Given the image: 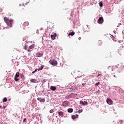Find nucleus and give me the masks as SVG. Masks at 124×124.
Returning <instances> with one entry per match:
<instances>
[{
  "label": "nucleus",
  "mask_w": 124,
  "mask_h": 124,
  "mask_svg": "<svg viewBox=\"0 0 124 124\" xmlns=\"http://www.w3.org/2000/svg\"><path fill=\"white\" fill-rule=\"evenodd\" d=\"M68 112L69 113H72V112H73V109H72V108H68Z\"/></svg>",
  "instance_id": "18"
},
{
  "label": "nucleus",
  "mask_w": 124,
  "mask_h": 124,
  "mask_svg": "<svg viewBox=\"0 0 124 124\" xmlns=\"http://www.w3.org/2000/svg\"><path fill=\"white\" fill-rule=\"evenodd\" d=\"M4 20L8 26H9L10 27H12V23H13V20L9 19V18L6 17H5L4 18Z\"/></svg>",
  "instance_id": "1"
},
{
  "label": "nucleus",
  "mask_w": 124,
  "mask_h": 124,
  "mask_svg": "<svg viewBox=\"0 0 124 124\" xmlns=\"http://www.w3.org/2000/svg\"><path fill=\"white\" fill-rule=\"evenodd\" d=\"M62 106H63L64 107H66L68 106V102L64 101L62 103Z\"/></svg>",
  "instance_id": "9"
},
{
  "label": "nucleus",
  "mask_w": 124,
  "mask_h": 124,
  "mask_svg": "<svg viewBox=\"0 0 124 124\" xmlns=\"http://www.w3.org/2000/svg\"><path fill=\"white\" fill-rule=\"evenodd\" d=\"M123 67H124V65H123Z\"/></svg>",
  "instance_id": "33"
},
{
  "label": "nucleus",
  "mask_w": 124,
  "mask_h": 124,
  "mask_svg": "<svg viewBox=\"0 0 124 124\" xmlns=\"http://www.w3.org/2000/svg\"><path fill=\"white\" fill-rule=\"evenodd\" d=\"M114 77H116V76L114 75Z\"/></svg>",
  "instance_id": "34"
},
{
  "label": "nucleus",
  "mask_w": 124,
  "mask_h": 124,
  "mask_svg": "<svg viewBox=\"0 0 124 124\" xmlns=\"http://www.w3.org/2000/svg\"><path fill=\"white\" fill-rule=\"evenodd\" d=\"M74 34H75V32L72 31V32H69L68 33V36H69L70 35H71V36H73V35H74Z\"/></svg>",
  "instance_id": "12"
},
{
  "label": "nucleus",
  "mask_w": 124,
  "mask_h": 124,
  "mask_svg": "<svg viewBox=\"0 0 124 124\" xmlns=\"http://www.w3.org/2000/svg\"><path fill=\"white\" fill-rule=\"evenodd\" d=\"M107 102L109 104V105H113V101L110 98H108L107 99Z\"/></svg>",
  "instance_id": "4"
},
{
  "label": "nucleus",
  "mask_w": 124,
  "mask_h": 124,
  "mask_svg": "<svg viewBox=\"0 0 124 124\" xmlns=\"http://www.w3.org/2000/svg\"><path fill=\"white\" fill-rule=\"evenodd\" d=\"M103 17H100L98 20V24H102V23H103Z\"/></svg>",
  "instance_id": "5"
},
{
  "label": "nucleus",
  "mask_w": 124,
  "mask_h": 124,
  "mask_svg": "<svg viewBox=\"0 0 124 124\" xmlns=\"http://www.w3.org/2000/svg\"><path fill=\"white\" fill-rule=\"evenodd\" d=\"M80 104H81L82 105H88V102H86V101L84 102L83 101H80Z\"/></svg>",
  "instance_id": "8"
},
{
  "label": "nucleus",
  "mask_w": 124,
  "mask_h": 124,
  "mask_svg": "<svg viewBox=\"0 0 124 124\" xmlns=\"http://www.w3.org/2000/svg\"><path fill=\"white\" fill-rule=\"evenodd\" d=\"M57 36V34L56 33H54V34L51 35V38L52 39L54 40L56 37Z\"/></svg>",
  "instance_id": "13"
},
{
  "label": "nucleus",
  "mask_w": 124,
  "mask_h": 124,
  "mask_svg": "<svg viewBox=\"0 0 124 124\" xmlns=\"http://www.w3.org/2000/svg\"><path fill=\"white\" fill-rule=\"evenodd\" d=\"M28 47V46H27V45H25L24 46V49H25V50H27V47Z\"/></svg>",
  "instance_id": "27"
},
{
  "label": "nucleus",
  "mask_w": 124,
  "mask_h": 124,
  "mask_svg": "<svg viewBox=\"0 0 124 124\" xmlns=\"http://www.w3.org/2000/svg\"><path fill=\"white\" fill-rule=\"evenodd\" d=\"M37 99L40 102H45V99L42 98L41 97H38Z\"/></svg>",
  "instance_id": "7"
},
{
  "label": "nucleus",
  "mask_w": 124,
  "mask_h": 124,
  "mask_svg": "<svg viewBox=\"0 0 124 124\" xmlns=\"http://www.w3.org/2000/svg\"><path fill=\"white\" fill-rule=\"evenodd\" d=\"M50 90H51V91H56V90H57V88L55 86H51Z\"/></svg>",
  "instance_id": "16"
},
{
  "label": "nucleus",
  "mask_w": 124,
  "mask_h": 124,
  "mask_svg": "<svg viewBox=\"0 0 124 124\" xmlns=\"http://www.w3.org/2000/svg\"><path fill=\"white\" fill-rule=\"evenodd\" d=\"M36 71H37V69H36L35 70V71H33V72H32V73L33 74H34L35 72H36Z\"/></svg>",
  "instance_id": "28"
},
{
  "label": "nucleus",
  "mask_w": 124,
  "mask_h": 124,
  "mask_svg": "<svg viewBox=\"0 0 124 124\" xmlns=\"http://www.w3.org/2000/svg\"><path fill=\"white\" fill-rule=\"evenodd\" d=\"M99 76H100V77H99ZM102 76H103V75L102 74H99V75H98L97 77H99L98 79H99L100 80H101V79H102Z\"/></svg>",
  "instance_id": "17"
},
{
  "label": "nucleus",
  "mask_w": 124,
  "mask_h": 124,
  "mask_svg": "<svg viewBox=\"0 0 124 124\" xmlns=\"http://www.w3.org/2000/svg\"><path fill=\"white\" fill-rule=\"evenodd\" d=\"M0 108H1V106H0Z\"/></svg>",
  "instance_id": "35"
},
{
  "label": "nucleus",
  "mask_w": 124,
  "mask_h": 124,
  "mask_svg": "<svg viewBox=\"0 0 124 124\" xmlns=\"http://www.w3.org/2000/svg\"><path fill=\"white\" fill-rule=\"evenodd\" d=\"M3 102H6L7 101V98L4 97L2 100Z\"/></svg>",
  "instance_id": "21"
},
{
  "label": "nucleus",
  "mask_w": 124,
  "mask_h": 124,
  "mask_svg": "<svg viewBox=\"0 0 124 124\" xmlns=\"http://www.w3.org/2000/svg\"><path fill=\"white\" fill-rule=\"evenodd\" d=\"M29 25V23L28 22H25L24 23H23V28H24V29L25 30V27H28V26Z\"/></svg>",
  "instance_id": "10"
},
{
  "label": "nucleus",
  "mask_w": 124,
  "mask_h": 124,
  "mask_svg": "<svg viewBox=\"0 0 124 124\" xmlns=\"http://www.w3.org/2000/svg\"><path fill=\"white\" fill-rule=\"evenodd\" d=\"M36 57H37L38 58H40V57H42L43 56V53H40V52H37L36 53Z\"/></svg>",
  "instance_id": "6"
},
{
  "label": "nucleus",
  "mask_w": 124,
  "mask_h": 124,
  "mask_svg": "<svg viewBox=\"0 0 124 124\" xmlns=\"http://www.w3.org/2000/svg\"><path fill=\"white\" fill-rule=\"evenodd\" d=\"M59 116H60V117H63V112L62 111H59L58 112Z\"/></svg>",
  "instance_id": "14"
},
{
  "label": "nucleus",
  "mask_w": 124,
  "mask_h": 124,
  "mask_svg": "<svg viewBox=\"0 0 124 124\" xmlns=\"http://www.w3.org/2000/svg\"><path fill=\"white\" fill-rule=\"evenodd\" d=\"M100 84V82H97L95 84V87H98V85H99Z\"/></svg>",
  "instance_id": "25"
},
{
  "label": "nucleus",
  "mask_w": 124,
  "mask_h": 124,
  "mask_svg": "<svg viewBox=\"0 0 124 124\" xmlns=\"http://www.w3.org/2000/svg\"><path fill=\"white\" fill-rule=\"evenodd\" d=\"M43 69V66H41L38 69V71H40V70H42Z\"/></svg>",
  "instance_id": "26"
},
{
  "label": "nucleus",
  "mask_w": 124,
  "mask_h": 124,
  "mask_svg": "<svg viewBox=\"0 0 124 124\" xmlns=\"http://www.w3.org/2000/svg\"><path fill=\"white\" fill-rule=\"evenodd\" d=\"M28 52H31V48H29V49L27 50Z\"/></svg>",
  "instance_id": "31"
},
{
  "label": "nucleus",
  "mask_w": 124,
  "mask_h": 124,
  "mask_svg": "<svg viewBox=\"0 0 124 124\" xmlns=\"http://www.w3.org/2000/svg\"><path fill=\"white\" fill-rule=\"evenodd\" d=\"M49 112L50 113H54V110L53 109H51L50 111H49Z\"/></svg>",
  "instance_id": "29"
},
{
  "label": "nucleus",
  "mask_w": 124,
  "mask_h": 124,
  "mask_svg": "<svg viewBox=\"0 0 124 124\" xmlns=\"http://www.w3.org/2000/svg\"><path fill=\"white\" fill-rule=\"evenodd\" d=\"M15 81H16V82H18V81H19V78H17V77H15Z\"/></svg>",
  "instance_id": "23"
},
{
  "label": "nucleus",
  "mask_w": 124,
  "mask_h": 124,
  "mask_svg": "<svg viewBox=\"0 0 124 124\" xmlns=\"http://www.w3.org/2000/svg\"><path fill=\"white\" fill-rule=\"evenodd\" d=\"M49 62L50 63V64H52V65L56 66L57 64H58V62L54 59L50 60Z\"/></svg>",
  "instance_id": "3"
},
{
  "label": "nucleus",
  "mask_w": 124,
  "mask_h": 124,
  "mask_svg": "<svg viewBox=\"0 0 124 124\" xmlns=\"http://www.w3.org/2000/svg\"><path fill=\"white\" fill-rule=\"evenodd\" d=\"M27 120V119L25 118L24 120H23V123H26V121Z\"/></svg>",
  "instance_id": "30"
},
{
  "label": "nucleus",
  "mask_w": 124,
  "mask_h": 124,
  "mask_svg": "<svg viewBox=\"0 0 124 124\" xmlns=\"http://www.w3.org/2000/svg\"><path fill=\"white\" fill-rule=\"evenodd\" d=\"M30 82H31L32 83H37L38 81L35 79H31Z\"/></svg>",
  "instance_id": "15"
},
{
  "label": "nucleus",
  "mask_w": 124,
  "mask_h": 124,
  "mask_svg": "<svg viewBox=\"0 0 124 124\" xmlns=\"http://www.w3.org/2000/svg\"><path fill=\"white\" fill-rule=\"evenodd\" d=\"M99 5L101 7H102V6H103V2L102 1H100L99 2Z\"/></svg>",
  "instance_id": "22"
},
{
  "label": "nucleus",
  "mask_w": 124,
  "mask_h": 124,
  "mask_svg": "<svg viewBox=\"0 0 124 124\" xmlns=\"http://www.w3.org/2000/svg\"><path fill=\"white\" fill-rule=\"evenodd\" d=\"M33 48H34V45H31V46H29V49H33Z\"/></svg>",
  "instance_id": "19"
},
{
  "label": "nucleus",
  "mask_w": 124,
  "mask_h": 124,
  "mask_svg": "<svg viewBox=\"0 0 124 124\" xmlns=\"http://www.w3.org/2000/svg\"><path fill=\"white\" fill-rule=\"evenodd\" d=\"M79 115L76 114V115H74L72 116V119L73 120H75V119H77V118H78Z\"/></svg>",
  "instance_id": "11"
},
{
  "label": "nucleus",
  "mask_w": 124,
  "mask_h": 124,
  "mask_svg": "<svg viewBox=\"0 0 124 124\" xmlns=\"http://www.w3.org/2000/svg\"><path fill=\"white\" fill-rule=\"evenodd\" d=\"M20 76V73L19 72H17L16 74V76L15 77H19Z\"/></svg>",
  "instance_id": "20"
},
{
  "label": "nucleus",
  "mask_w": 124,
  "mask_h": 124,
  "mask_svg": "<svg viewBox=\"0 0 124 124\" xmlns=\"http://www.w3.org/2000/svg\"><path fill=\"white\" fill-rule=\"evenodd\" d=\"M68 92H72V91H77L78 90V86L75 85L74 86L71 87V88H67Z\"/></svg>",
  "instance_id": "2"
},
{
  "label": "nucleus",
  "mask_w": 124,
  "mask_h": 124,
  "mask_svg": "<svg viewBox=\"0 0 124 124\" xmlns=\"http://www.w3.org/2000/svg\"><path fill=\"white\" fill-rule=\"evenodd\" d=\"M83 112V110L82 109H80L78 111H76V113H79V114H80V113H82Z\"/></svg>",
  "instance_id": "24"
},
{
  "label": "nucleus",
  "mask_w": 124,
  "mask_h": 124,
  "mask_svg": "<svg viewBox=\"0 0 124 124\" xmlns=\"http://www.w3.org/2000/svg\"><path fill=\"white\" fill-rule=\"evenodd\" d=\"M85 85H86V83H83L82 84V86H85Z\"/></svg>",
  "instance_id": "32"
}]
</instances>
